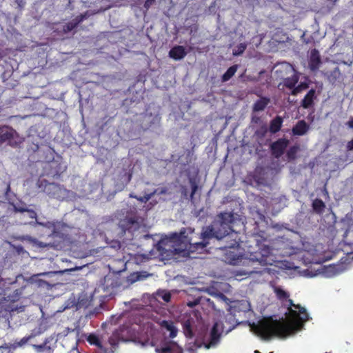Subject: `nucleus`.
Returning a JSON list of instances; mask_svg holds the SVG:
<instances>
[{
  "label": "nucleus",
  "mask_w": 353,
  "mask_h": 353,
  "mask_svg": "<svg viewBox=\"0 0 353 353\" xmlns=\"http://www.w3.org/2000/svg\"><path fill=\"white\" fill-rule=\"evenodd\" d=\"M157 296L159 299H162L166 303L170 301L171 299V294L170 292L165 290H159L157 292Z\"/></svg>",
  "instance_id": "28"
},
{
  "label": "nucleus",
  "mask_w": 353,
  "mask_h": 353,
  "mask_svg": "<svg viewBox=\"0 0 353 353\" xmlns=\"http://www.w3.org/2000/svg\"><path fill=\"white\" fill-rule=\"evenodd\" d=\"M218 223L212 226H208L201 233V241L193 242L192 239H188L184 235L185 232H181L179 234L174 233L171 236L172 242L180 241L185 244L193 245L195 249H203L208 244V240L214 237L218 240H222L225 244L220 247L221 250L228 248H236L239 246L241 241L239 233L233 230L235 222V215L233 212H221L218 215Z\"/></svg>",
  "instance_id": "2"
},
{
  "label": "nucleus",
  "mask_w": 353,
  "mask_h": 353,
  "mask_svg": "<svg viewBox=\"0 0 353 353\" xmlns=\"http://www.w3.org/2000/svg\"><path fill=\"white\" fill-rule=\"evenodd\" d=\"M131 177H132V174H128V181H130Z\"/></svg>",
  "instance_id": "50"
},
{
  "label": "nucleus",
  "mask_w": 353,
  "mask_h": 353,
  "mask_svg": "<svg viewBox=\"0 0 353 353\" xmlns=\"http://www.w3.org/2000/svg\"><path fill=\"white\" fill-rule=\"evenodd\" d=\"M168 241H165V240H161L159 241L158 243H157V250L159 251V252H162V251H164V250H167L163 246L165 245L166 244V242Z\"/></svg>",
  "instance_id": "38"
},
{
  "label": "nucleus",
  "mask_w": 353,
  "mask_h": 353,
  "mask_svg": "<svg viewBox=\"0 0 353 353\" xmlns=\"http://www.w3.org/2000/svg\"><path fill=\"white\" fill-rule=\"evenodd\" d=\"M78 26L79 24L74 19L71 21H69L68 23H66L63 26L61 32H63V33L64 34H67L71 32L72 30H74Z\"/></svg>",
  "instance_id": "27"
},
{
  "label": "nucleus",
  "mask_w": 353,
  "mask_h": 353,
  "mask_svg": "<svg viewBox=\"0 0 353 353\" xmlns=\"http://www.w3.org/2000/svg\"><path fill=\"white\" fill-rule=\"evenodd\" d=\"M346 125L348 126V128L353 129V118H351L347 123Z\"/></svg>",
  "instance_id": "45"
},
{
  "label": "nucleus",
  "mask_w": 353,
  "mask_h": 353,
  "mask_svg": "<svg viewBox=\"0 0 353 353\" xmlns=\"http://www.w3.org/2000/svg\"><path fill=\"white\" fill-rule=\"evenodd\" d=\"M132 335L128 326H120L110 336L108 342L113 348H116L119 342L128 341L132 339Z\"/></svg>",
  "instance_id": "3"
},
{
  "label": "nucleus",
  "mask_w": 353,
  "mask_h": 353,
  "mask_svg": "<svg viewBox=\"0 0 353 353\" xmlns=\"http://www.w3.org/2000/svg\"><path fill=\"white\" fill-rule=\"evenodd\" d=\"M160 325L162 327L166 329L168 331H170V338L173 339L176 336L178 330L175 327L173 321L163 320L161 322Z\"/></svg>",
  "instance_id": "19"
},
{
  "label": "nucleus",
  "mask_w": 353,
  "mask_h": 353,
  "mask_svg": "<svg viewBox=\"0 0 353 353\" xmlns=\"http://www.w3.org/2000/svg\"><path fill=\"white\" fill-rule=\"evenodd\" d=\"M150 276H151V274L146 271L134 272L128 276V281L130 283H133L139 281H143Z\"/></svg>",
  "instance_id": "16"
},
{
  "label": "nucleus",
  "mask_w": 353,
  "mask_h": 353,
  "mask_svg": "<svg viewBox=\"0 0 353 353\" xmlns=\"http://www.w3.org/2000/svg\"><path fill=\"white\" fill-rule=\"evenodd\" d=\"M283 122V118L280 116H276L270 121L269 128L270 132L272 134L278 132L282 127Z\"/></svg>",
  "instance_id": "17"
},
{
  "label": "nucleus",
  "mask_w": 353,
  "mask_h": 353,
  "mask_svg": "<svg viewBox=\"0 0 353 353\" xmlns=\"http://www.w3.org/2000/svg\"><path fill=\"white\" fill-rule=\"evenodd\" d=\"M259 249L261 252L262 256H261V259H266V265H271L272 260L270 259L272 254V248L270 246L268 245H261L259 246Z\"/></svg>",
  "instance_id": "18"
},
{
  "label": "nucleus",
  "mask_w": 353,
  "mask_h": 353,
  "mask_svg": "<svg viewBox=\"0 0 353 353\" xmlns=\"http://www.w3.org/2000/svg\"><path fill=\"white\" fill-rule=\"evenodd\" d=\"M321 64V58L319 52L316 48H314L310 52V55L308 61L309 68L312 72L317 71Z\"/></svg>",
  "instance_id": "8"
},
{
  "label": "nucleus",
  "mask_w": 353,
  "mask_h": 353,
  "mask_svg": "<svg viewBox=\"0 0 353 353\" xmlns=\"http://www.w3.org/2000/svg\"><path fill=\"white\" fill-rule=\"evenodd\" d=\"M246 49V45L245 43H240L236 46V49L233 50V54L235 56L240 55L243 53Z\"/></svg>",
  "instance_id": "34"
},
{
  "label": "nucleus",
  "mask_w": 353,
  "mask_h": 353,
  "mask_svg": "<svg viewBox=\"0 0 353 353\" xmlns=\"http://www.w3.org/2000/svg\"><path fill=\"white\" fill-rule=\"evenodd\" d=\"M154 194H155V192H153L150 194H145L143 196H140V197L130 194V197L135 198L136 199H137L138 201H139L141 202L146 203L152 198V196H153L154 195Z\"/></svg>",
  "instance_id": "32"
},
{
  "label": "nucleus",
  "mask_w": 353,
  "mask_h": 353,
  "mask_svg": "<svg viewBox=\"0 0 353 353\" xmlns=\"http://www.w3.org/2000/svg\"><path fill=\"white\" fill-rule=\"evenodd\" d=\"M182 194L185 197H187V191L185 188H183L182 190Z\"/></svg>",
  "instance_id": "46"
},
{
  "label": "nucleus",
  "mask_w": 353,
  "mask_h": 353,
  "mask_svg": "<svg viewBox=\"0 0 353 353\" xmlns=\"http://www.w3.org/2000/svg\"><path fill=\"white\" fill-rule=\"evenodd\" d=\"M192 319H188L184 321L183 323V333L185 335V336L188 338H192L194 336L192 327Z\"/></svg>",
  "instance_id": "21"
},
{
  "label": "nucleus",
  "mask_w": 353,
  "mask_h": 353,
  "mask_svg": "<svg viewBox=\"0 0 353 353\" xmlns=\"http://www.w3.org/2000/svg\"><path fill=\"white\" fill-rule=\"evenodd\" d=\"M299 150V146L298 145H295L291 146L286 153V157L288 161H294L296 159V154L298 151Z\"/></svg>",
  "instance_id": "25"
},
{
  "label": "nucleus",
  "mask_w": 353,
  "mask_h": 353,
  "mask_svg": "<svg viewBox=\"0 0 353 353\" xmlns=\"http://www.w3.org/2000/svg\"><path fill=\"white\" fill-rule=\"evenodd\" d=\"M223 330V325L221 322L216 321L214 323L210 333L209 339L205 346L209 349L210 347L216 346L220 341L221 332Z\"/></svg>",
  "instance_id": "5"
},
{
  "label": "nucleus",
  "mask_w": 353,
  "mask_h": 353,
  "mask_svg": "<svg viewBox=\"0 0 353 353\" xmlns=\"http://www.w3.org/2000/svg\"><path fill=\"white\" fill-rule=\"evenodd\" d=\"M157 353H183V349L174 341H165L155 349Z\"/></svg>",
  "instance_id": "7"
},
{
  "label": "nucleus",
  "mask_w": 353,
  "mask_h": 353,
  "mask_svg": "<svg viewBox=\"0 0 353 353\" xmlns=\"http://www.w3.org/2000/svg\"><path fill=\"white\" fill-rule=\"evenodd\" d=\"M289 143V140L285 138H281L273 142L270 147L272 155L276 159L280 158L284 154Z\"/></svg>",
  "instance_id": "6"
},
{
  "label": "nucleus",
  "mask_w": 353,
  "mask_h": 353,
  "mask_svg": "<svg viewBox=\"0 0 353 353\" xmlns=\"http://www.w3.org/2000/svg\"><path fill=\"white\" fill-rule=\"evenodd\" d=\"M154 2V0H146L144 3V8L148 9Z\"/></svg>",
  "instance_id": "43"
},
{
  "label": "nucleus",
  "mask_w": 353,
  "mask_h": 353,
  "mask_svg": "<svg viewBox=\"0 0 353 353\" xmlns=\"http://www.w3.org/2000/svg\"><path fill=\"white\" fill-rule=\"evenodd\" d=\"M52 187L54 188H57V186L54 183H49V188Z\"/></svg>",
  "instance_id": "47"
},
{
  "label": "nucleus",
  "mask_w": 353,
  "mask_h": 353,
  "mask_svg": "<svg viewBox=\"0 0 353 353\" xmlns=\"http://www.w3.org/2000/svg\"><path fill=\"white\" fill-rule=\"evenodd\" d=\"M321 73L323 76L326 77L328 81L332 83H334L341 77V73L339 67H336L332 71L322 70Z\"/></svg>",
  "instance_id": "13"
},
{
  "label": "nucleus",
  "mask_w": 353,
  "mask_h": 353,
  "mask_svg": "<svg viewBox=\"0 0 353 353\" xmlns=\"http://www.w3.org/2000/svg\"><path fill=\"white\" fill-rule=\"evenodd\" d=\"M347 148L348 150H353V139L347 142Z\"/></svg>",
  "instance_id": "44"
},
{
  "label": "nucleus",
  "mask_w": 353,
  "mask_h": 353,
  "mask_svg": "<svg viewBox=\"0 0 353 353\" xmlns=\"http://www.w3.org/2000/svg\"><path fill=\"white\" fill-rule=\"evenodd\" d=\"M190 183L191 185V194L190 195V200L193 202L194 195L198 190V185L196 181L193 179H190Z\"/></svg>",
  "instance_id": "33"
},
{
  "label": "nucleus",
  "mask_w": 353,
  "mask_h": 353,
  "mask_svg": "<svg viewBox=\"0 0 353 353\" xmlns=\"http://www.w3.org/2000/svg\"><path fill=\"white\" fill-rule=\"evenodd\" d=\"M307 88V85L306 84H305V85H303V84L299 85L296 87L294 86V88H292L293 90L292 92V94L293 95H296V94H297L299 92H300L301 91L302 88Z\"/></svg>",
  "instance_id": "37"
},
{
  "label": "nucleus",
  "mask_w": 353,
  "mask_h": 353,
  "mask_svg": "<svg viewBox=\"0 0 353 353\" xmlns=\"http://www.w3.org/2000/svg\"><path fill=\"white\" fill-rule=\"evenodd\" d=\"M310 129V125L304 121H299L292 128L294 135L303 136L307 133Z\"/></svg>",
  "instance_id": "11"
},
{
  "label": "nucleus",
  "mask_w": 353,
  "mask_h": 353,
  "mask_svg": "<svg viewBox=\"0 0 353 353\" xmlns=\"http://www.w3.org/2000/svg\"><path fill=\"white\" fill-rule=\"evenodd\" d=\"M16 3H17L18 5V7L20 8V9H22L25 4H26V2L24 0H15Z\"/></svg>",
  "instance_id": "42"
},
{
  "label": "nucleus",
  "mask_w": 353,
  "mask_h": 353,
  "mask_svg": "<svg viewBox=\"0 0 353 353\" xmlns=\"http://www.w3.org/2000/svg\"><path fill=\"white\" fill-rule=\"evenodd\" d=\"M316 90L314 89H310L308 92L305 95L303 99L301 101V106L307 109L314 104V100L315 99Z\"/></svg>",
  "instance_id": "15"
},
{
  "label": "nucleus",
  "mask_w": 353,
  "mask_h": 353,
  "mask_svg": "<svg viewBox=\"0 0 353 353\" xmlns=\"http://www.w3.org/2000/svg\"><path fill=\"white\" fill-rule=\"evenodd\" d=\"M28 210H29V209L27 208H25V207H18V206L14 205V212H26V211H28Z\"/></svg>",
  "instance_id": "39"
},
{
  "label": "nucleus",
  "mask_w": 353,
  "mask_h": 353,
  "mask_svg": "<svg viewBox=\"0 0 353 353\" xmlns=\"http://www.w3.org/2000/svg\"><path fill=\"white\" fill-rule=\"evenodd\" d=\"M268 131V126L265 123H263L256 130L254 135L259 139H263Z\"/></svg>",
  "instance_id": "29"
},
{
  "label": "nucleus",
  "mask_w": 353,
  "mask_h": 353,
  "mask_svg": "<svg viewBox=\"0 0 353 353\" xmlns=\"http://www.w3.org/2000/svg\"><path fill=\"white\" fill-rule=\"evenodd\" d=\"M38 149H39V145H34V148L33 149V150H34V151H36V150H37Z\"/></svg>",
  "instance_id": "48"
},
{
  "label": "nucleus",
  "mask_w": 353,
  "mask_h": 353,
  "mask_svg": "<svg viewBox=\"0 0 353 353\" xmlns=\"http://www.w3.org/2000/svg\"><path fill=\"white\" fill-rule=\"evenodd\" d=\"M89 14L88 12H85L83 14H81L78 16H77L74 19L76 20L77 23L79 25L81 23H82L85 19L88 18Z\"/></svg>",
  "instance_id": "35"
},
{
  "label": "nucleus",
  "mask_w": 353,
  "mask_h": 353,
  "mask_svg": "<svg viewBox=\"0 0 353 353\" xmlns=\"http://www.w3.org/2000/svg\"><path fill=\"white\" fill-rule=\"evenodd\" d=\"M298 81H299L298 76L296 74H294L291 77L285 78L283 81V83L286 88H289V89H292L293 88H294V86L297 83Z\"/></svg>",
  "instance_id": "24"
},
{
  "label": "nucleus",
  "mask_w": 353,
  "mask_h": 353,
  "mask_svg": "<svg viewBox=\"0 0 353 353\" xmlns=\"http://www.w3.org/2000/svg\"><path fill=\"white\" fill-rule=\"evenodd\" d=\"M270 99L267 97H261L259 99L256 100L252 106V111L254 112L263 111L265 109L270 103Z\"/></svg>",
  "instance_id": "14"
},
{
  "label": "nucleus",
  "mask_w": 353,
  "mask_h": 353,
  "mask_svg": "<svg viewBox=\"0 0 353 353\" xmlns=\"http://www.w3.org/2000/svg\"><path fill=\"white\" fill-rule=\"evenodd\" d=\"M117 244L118 248H120V247H121L120 243L119 242H117Z\"/></svg>",
  "instance_id": "51"
},
{
  "label": "nucleus",
  "mask_w": 353,
  "mask_h": 353,
  "mask_svg": "<svg viewBox=\"0 0 353 353\" xmlns=\"http://www.w3.org/2000/svg\"><path fill=\"white\" fill-rule=\"evenodd\" d=\"M238 69L237 65L230 66L222 76V81L223 82L229 81L236 73Z\"/></svg>",
  "instance_id": "22"
},
{
  "label": "nucleus",
  "mask_w": 353,
  "mask_h": 353,
  "mask_svg": "<svg viewBox=\"0 0 353 353\" xmlns=\"http://www.w3.org/2000/svg\"><path fill=\"white\" fill-rule=\"evenodd\" d=\"M26 213L28 217L34 221V223H37V214L34 210L29 209Z\"/></svg>",
  "instance_id": "36"
},
{
  "label": "nucleus",
  "mask_w": 353,
  "mask_h": 353,
  "mask_svg": "<svg viewBox=\"0 0 353 353\" xmlns=\"http://www.w3.org/2000/svg\"><path fill=\"white\" fill-rule=\"evenodd\" d=\"M260 122H261V118L259 116L252 115V118H251L252 123L257 124V123H259Z\"/></svg>",
  "instance_id": "40"
},
{
  "label": "nucleus",
  "mask_w": 353,
  "mask_h": 353,
  "mask_svg": "<svg viewBox=\"0 0 353 353\" xmlns=\"http://www.w3.org/2000/svg\"><path fill=\"white\" fill-rule=\"evenodd\" d=\"M88 342L91 345H95L97 347L102 348L101 341L99 338L94 334H90L87 338Z\"/></svg>",
  "instance_id": "30"
},
{
  "label": "nucleus",
  "mask_w": 353,
  "mask_h": 353,
  "mask_svg": "<svg viewBox=\"0 0 353 353\" xmlns=\"http://www.w3.org/2000/svg\"><path fill=\"white\" fill-rule=\"evenodd\" d=\"M186 54L187 52L182 46H175L172 48L169 52L170 57L174 60H181L183 59Z\"/></svg>",
  "instance_id": "10"
},
{
  "label": "nucleus",
  "mask_w": 353,
  "mask_h": 353,
  "mask_svg": "<svg viewBox=\"0 0 353 353\" xmlns=\"http://www.w3.org/2000/svg\"><path fill=\"white\" fill-rule=\"evenodd\" d=\"M49 167L51 170H54V171L50 172V174L52 176H60L63 171L61 168V164L55 161L50 162L49 163Z\"/></svg>",
  "instance_id": "26"
},
{
  "label": "nucleus",
  "mask_w": 353,
  "mask_h": 353,
  "mask_svg": "<svg viewBox=\"0 0 353 353\" xmlns=\"http://www.w3.org/2000/svg\"><path fill=\"white\" fill-rule=\"evenodd\" d=\"M261 256H262V254L259 248L256 252L250 253L249 259L252 261L259 262L261 265H265L266 259H261Z\"/></svg>",
  "instance_id": "23"
},
{
  "label": "nucleus",
  "mask_w": 353,
  "mask_h": 353,
  "mask_svg": "<svg viewBox=\"0 0 353 353\" xmlns=\"http://www.w3.org/2000/svg\"><path fill=\"white\" fill-rule=\"evenodd\" d=\"M14 137V130L7 125H0V143L10 141Z\"/></svg>",
  "instance_id": "12"
},
{
  "label": "nucleus",
  "mask_w": 353,
  "mask_h": 353,
  "mask_svg": "<svg viewBox=\"0 0 353 353\" xmlns=\"http://www.w3.org/2000/svg\"><path fill=\"white\" fill-rule=\"evenodd\" d=\"M160 118L156 115L152 117V114H145L143 117V119L141 123V126L144 131L149 130L152 127L153 125L159 123Z\"/></svg>",
  "instance_id": "9"
},
{
  "label": "nucleus",
  "mask_w": 353,
  "mask_h": 353,
  "mask_svg": "<svg viewBox=\"0 0 353 353\" xmlns=\"http://www.w3.org/2000/svg\"><path fill=\"white\" fill-rule=\"evenodd\" d=\"M70 353H80L78 350H72Z\"/></svg>",
  "instance_id": "49"
},
{
  "label": "nucleus",
  "mask_w": 353,
  "mask_h": 353,
  "mask_svg": "<svg viewBox=\"0 0 353 353\" xmlns=\"http://www.w3.org/2000/svg\"><path fill=\"white\" fill-rule=\"evenodd\" d=\"M314 212L317 214H322L325 208V203L320 199H315L312 204Z\"/></svg>",
  "instance_id": "20"
},
{
  "label": "nucleus",
  "mask_w": 353,
  "mask_h": 353,
  "mask_svg": "<svg viewBox=\"0 0 353 353\" xmlns=\"http://www.w3.org/2000/svg\"><path fill=\"white\" fill-rule=\"evenodd\" d=\"M37 276H38V275H34V276H33V278H32V279H33L35 281H37V282L38 283V285H39V286H40V287H43V286L46 285L47 284V282H46V281H43V280H41V279H38V280L34 279V278H36V277H37Z\"/></svg>",
  "instance_id": "41"
},
{
  "label": "nucleus",
  "mask_w": 353,
  "mask_h": 353,
  "mask_svg": "<svg viewBox=\"0 0 353 353\" xmlns=\"http://www.w3.org/2000/svg\"><path fill=\"white\" fill-rule=\"evenodd\" d=\"M32 335H29V336H24L23 338H22L19 341H15L14 343L12 345V347L14 348H16V347H21L23 345H24L25 344H26L29 340L30 339L32 338Z\"/></svg>",
  "instance_id": "31"
},
{
  "label": "nucleus",
  "mask_w": 353,
  "mask_h": 353,
  "mask_svg": "<svg viewBox=\"0 0 353 353\" xmlns=\"http://www.w3.org/2000/svg\"><path fill=\"white\" fill-rule=\"evenodd\" d=\"M273 290L279 300L283 301L288 299V318L290 322L274 320L272 317L259 321L255 326V331L264 340H270L273 336L285 338L301 329L303 322L309 319L306 310L289 299L290 294L288 292L279 286H274Z\"/></svg>",
  "instance_id": "1"
},
{
  "label": "nucleus",
  "mask_w": 353,
  "mask_h": 353,
  "mask_svg": "<svg viewBox=\"0 0 353 353\" xmlns=\"http://www.w3.org/2000/svg\"><path fill=\"white\" fill-rule=\"evenodd\" d=\"M119 227L123 234L128 232L130 238L132 239L134 233L140 228V225L134 218L126 217L119 221Z\"/></svg>",
  "instance_id": "4"
}]
</instances>
